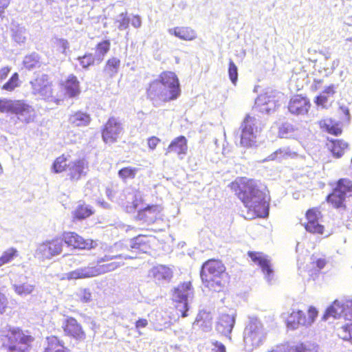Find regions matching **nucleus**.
Segmentation results:
<instances>
[{"instance_id": "1", "label": "nucleus", "mask_w": 352, "mask_h": 352, "mask_svg": "<svg viewBox=\"0 0 352 352\" xmlns=\"http://www.w3.org/2000/svg\"><path fill=\"white\" fill-rule=\"evenodd\" d=\"M229 187L246 208L247 219L268 216L270 198L256 180L239 177L232 181Z\"/></svg>"}, {"instance_id": "2", "label": "nucleus", "mask_w": 352, "mask_h": 352, "mask_svg": "<svg viewBox=\"0 0 352 352\" xmlns=\"http://www.w3.org/2000/svg\"><path fill=\"white\" fill-rule=\"evenodd\" d=\"M181 94L177 76L173 72H162L151 81L146 89V98L153 102L167 103L177 100Z\"/></svg>"}, {"instance_id": "3", "label": "nucleus", "mask_w": 352, "mask_h": 352, "mask_svg": "<svg viewBox=\"0 0 352 352\" xmlns=\"http://www.w3.org/2000/svg\"><path fill=\"white\" fill-rule=\"evenodd\" d=\"M200 278L204 286L212 292H226L230 283L226 265L217 258L208 259L202 264Z\"/></svg>"}, {"instance_id": "4", "label": "nucleus", "mask_w": 352, "mask_h": 352, "mask_svg": "<svg viewBox=\"0 0 352 352\" xmlns=\"http://www.w3.org/2000/svg\"><path fill=\"white\" fill-rule=\"evenodd\" d=\"M265 336L263 324L256 318L251 319L246 325L244 333V342L250 350L260 346Z\"/></svg>"}, {"instance_id": "5", "label": "nucleus", "mask_w": 352, "mask_h": 352, "mask_svg": "<svg viewBox=\"0 0 352 352\" xmlns=\"http://www.w3.org/2000/svg\"><path fill=\"white\" fill-rule=\"evenodd\" d=\"M100 132L102 141L111 145L116 143L123 133V124L118 118L111 116L102 125Z\"/></svg>"}, {"instance_id": "6", "label": "nucleus", "mask_w": 352, "mask_h": 352, "mask_svg": "<svg viewBox=\"0 0 352 352\" xmlns=\"http://www.w3.org/2000/svg\"><path fill=\"white\" fill-rule=\"evenodd\" d=\"M240 144L249 148L256 146L257 121L254 117L247 115L241 124Z\"/></svg>"}, {"instance_id": "7", "label": "nucleus", "mask_w": 352, "mask_h": 352, "mask_svg": "<svg viewBox=\"0 0 352 352\" xmlns=\"http://www.w3.org/2000/svg\"><path fill=\"white\" fill-rule=\"evenodd\" d=\"M318 314V311L312 306L308 309L307 316L302 311H292L286 319L287 327L292 330H294L300 326L311 325L317 318Z\"/></svg>"}, {"instance_id": "8", "label": "nucleus", "mask_w": 352, "mask_h": 352, "mask_svg": "<svg viewBox=\"0 0 352 352\" xmlns=\"http://www.w3.org/2000/svg\"><path fill=\"white\" fill-rule=\"evenodd\" d=\"M306 222L304 224L305 230L311 234L322 235L325 232V227L320 223L323 215L318 207L309 208L305 214Z\"/></svg>"}, {"instance_id": "9", "label": "nucleus", "mask_w": 352, "mask_h": 352, "mask_svg": "<svg viewBox=\"0 0 352 352\" xmlns=\"http://www.w3.org/2000/svg\"><path fill=\"white\" fill-rule=\"evenodd\" d=\"M61 328L64 336L76 342H82L86 339L87 335L82 325L76 318L67 316L62 322Z\"/></svg>"}, {"instance_id": "10", "label": "nucleus", "mask_w": 352, "mask_h": 352, "mask_svg": "<svg viewBox=\"0 0 352 352\" xmlns=\"http://www.w3.org/2000/svg\"><path fill=\"white\" fill-rule=\"evenodd\" d=\"M163 207L160 204H148L140 210L135 216V220L146 226H150L162 219Z\"/></svg>"}, {"instance_id": "11", "label": "nucleus", "mask_w": 352, "mask_h": 352, "mask_svg": "<svg viewBox=\"0 0 352 352\" xmlns=\"http://www.w3.org/2000/svg\"><path fill=\"white\" fill-rule=\"evenodd\" d=\"M61 235L65 244L72 249L89 250L96 245L93 239H85L76 232H63Z\"/></svg>"}, {"instance_id": "12", "label": "nucleus", "mask_w": 352, "mask_h": 352, "mask_svg": "<svg viewBox=\"0 0 352 352\" xmlns=\"http://www.w3.org/2000/svg\"><path fill=\"white\" fill-rule=\"evenodd\" d=\"M287 108L292 115L305 116L309 111L311 102L306 95L296 94L290 97Z\"/></svg>"}, {"instance_id": "13", "label": "nucleus", "mask_w": 352, "mask_h": 352, "mask_svg": "<svg viewBox=\"0 0 352 352\" xmlns=\"http://www.w3.org/2000/svg\"><path fill=\"white\" fill-rule=\"evenodd\" d=\"M325 316H331L335 318L343 316L347 321H352V300L340 302L334 300L328 307L324 314Z\"/></svg>"}, {"instance_id": "14", "label": "nucleus", "mask_w": 352, "mask_h": 352, "mask_svg": "<svg viewBox=\"0 0 352 352\" xmlns=\"http://www.w3.org/2000/svg\"><path fill=\"white\" fill-rule=\"evenodd\" d=\"M1 350L5 352H22V332L12 330L6 336H1Z\"/></svg>"}, {"instance_id": "15", "label": "nucleus", "mask_w": 352, "mask_h": 352, "mask_svg": "<svg viewBox=\"0 0 352 352\" xmlns=\"http://www.w3.org/2000/svg\"><path fill=\"white\" fill-rule=\"evenodd\" d=\"M121 255H104L98 258L96 265H93L92 270L94 276L101 275L116 270L122 263L119 262L112 261L111 260L120 258Z\"/></svg>"}, {"instance_id": "16", "label": "nucleus", "mask_w": 352, "mask_h": 352, "mask_svg": "<svg viewBox=\"0 0 352 352\" xmlns=\"http://www.w3.org/2000/svg\"><path fill=\"white\" fill-rule=\"evenodd\" d=\"M33 93L43 99L52 96V82L47 74H43L31 82Z\"/></svg>"}, {"instance_id": "17", "label": "nucleus", "mask_w": 352, "mask_h": 352, "mask_svg": "<svg viewBox=\"0 0 352 352\" xmlns=\"http://www.w3.org/2000/svg\"><path fill=\"white\" fill-rule=\"evenodd\" d=\"M89 172V162L85 158L77 159L70 163L67 176L72 182H76L85 177Z\"/></svg>"}, {"instance_id": "18", "label": "nucleus", "mask_w": 352, "mask_h": 352, "mask_svg": "<svg viewBox=\"0 0 352 352\" xmlns=\"http://www.w3.org/2000/svg\"><path fill=\"white\" fill-rule=\"evenodd\" d=\"M63 240L62 235L40 244L38 248L39 253L46 258L60 254L63 250Z\"/></svg>"}, {"instance_id": "19", "label": "nucleus", "mask_w": 352, "mask_h": 352, "mask_svg": "<svg viewBox=\"0 0 352 352\" xmlns=\"http://www.w3.org/2000/svg\"><path fill=\"white\" fill-rule=\"evenodd\" d=\"M155 238L153 235L139 234L131 240V248L147 253L152 250Z\"/></svg>"}, {"instance_id": "20", "label": "nucleus", "mask_w": 352, "mask_h": 352, "mask_svg": "<svg viewBox=\"0 0 352 352\" xmlns=\"http://www.w3.org/2000/svg\"><path fill=\"white\" fill-rule=\"evenodd\" d=\"M248 256L251 258L252 261L258 265L263 274L267 277L272 274V269L270 261L267 256L261 252L249 251Z\"/></svg>"}, {"instance_id": "21", "label": "nucleus", "mask_w": 352, "mask_h": 352, "mask_svg": "<svg viewBox=\"0 0 352 352\" xmlns=\"http://www.w3.org/2000/svg\"><path fill=\"white\" fill-rule=\"evenodd\" d=\"M187 152L188 140L185 136L179 135L170 142L166 149L165 154L175 153L179 156L186 155Z\"/></svg>"}, {"instance_id": "22", "label": "nucleus", "mask_w": 352, "mask_h": 352, "mask_svg": "<svg viewBox=\"0 0 352 352\" xmlns=\"http://www.w3.org/2000/svg\"><path fill=\"white\" fill-rule=\"evenodd\" d=\"M65 94L69 98H74L78 96L80 93V82L77 77L74 74H70L61 83Z\"/></svg>"}, {"instance_id": "23", "label": "nucleus", "mask_w": 352, "mask_h": 352, "mask_svg": "<svg viewBox=\"0 0 352 352\" xmlns=\"http://www.w3.org/2000/svg\"><path fill=\"white\" fill-rule=\"evenodd\" d=\"M235 319L233 315L223 314L220 316L217 324V331L224 336L229 335L234 325Z\"/></svg>"}, {"instance_id": "24", "label": "nucleus", "mask_w": 352, "mask_h": 352, "mask_svg": "<svg viewBox=\"0 0 352 352\" xmlns=\"http://www.w3.org/2000/svg\"><path fill=\"white\" fill-rule=\"evenodd\" d=\"M319 126L322 131L329 134L338 136L342 133V129L339 122L332 118H325L319 121Z\"/></svg>"}, {"instance_id": "25", "label": "nucleus", "mask_w": 352, "mask_h": 352, "mask_svg": "<svg viewBox=\"0 0 352 352\" xmlns=\"http://www.w3.org/2000/svg\"><path fill=\"white\" fill-rule=\"evenodd\" d=\"M0 111L19 115L22 113V102L21 100H11L6 98L0 99Z\"/></svg>"}, {"instance_id": "26", "label": "nucleus", "mask_w": 352, "mask_h": 352, "mask_svg": "<svg viewBox=\"0 0 352 352\" xmlns=\"http://www.w3.org/2000/svg\"><path fill=\"white\" fill-rule=\"evenodd\" d=\"M120 67V60L115 56L108 58L103 67V74L106 78H112L116 76L119 72Z\"/></svg>"}, {"instance_id": "27", "label": "nucleus", "mask_w": 352, "mask_h": 352, "mask_svg": "<svg viewBox=\"0 0 352 352\" xmlns=\"http://www.w3.org/2000/svg\"><path fill=\"white\" fill-rule=\"evenodd\" d=\"M168 32L184 41H192L197 37L195 31L190 27H175L170 29Z\"/></svg>"}, {"instance_id": "28", "label": "nucleus", "mask_w": 352, "mask_h": 352, "mask_svg": "<svg viewBox=\"0 0 352 352\" xmlns=\"http://www.w3.org/2000/svg\"><path fill=\"white\" fill-rule=\"evenodd\" d=\"M69 122L73 126H85L91 122V116L86 112L76 111L69 116Z\"/></svg>"}, {"instance_id": "29", "label": "nucleus", "mask_w": 352, "mask_h": 352, "mask_svg": "<svg viewBox=\"0 0 352 352\" xmlns=\"http://www.w3.org/2000/svg\"><path fill=\"white\" fill-rule=\"evenodd\" d=\"M47 346L43 352H68L67 347L64 346L63 342L56 336L47 337Z\"/></svg>"}, {"instance_id": "30", "label": "nucleus", "mask_w": 352, "mask_h": 352, "mask_svg": "<svg viewBox=\"0 0 352 352\" xmlns=\"http://www.w3.org/2000/svg\"><path fill=\"white\" fill-rule=\"evenodd\" d=\"M94 277L92 267L89 265L85 267L76 269L65 274L64 278L67 280L82 279Z\"/></svg>"}, {"instance_id": "31", "label": "nucleus", "mask_w": 352, "mask_h": 352, "mask_svg": "<svg viewBox=\"0 0 352 352\" xmlns=\"http://www.w3.org/2000/svg\"><path fill=\"white\" fill-rule=\"evenodd\" d=\"M329 149L332 155L339 158L345 153L348 144L342 140H331L328 144Z\"/></svg>"}, {"instance_id": "32", "label": "nucleus", "mask_w": 352, "mask_h": 352, "mask_svg": "<svg viewBox=\"0 0 352 352\" xmlns=\"http://www.w3.org/2000/svg\"><path fill=\"white\" fill-rule=\"evenodd\" d=\"M191 290L192 286L190 283H182L174 289L172 298L188 300V296L192 293Z\"/></svg>"}, {"instance_id": "33", "label": "nucleus", "mask_w": 352, "mask_h": 352, "mask_svg": "<svg viewBox=\"0 0 352 352\" xmlns=\"http://www.w3.org/2000/svg\"><path fill=\"white\" fill-rule=\"evenodd\" d=\"M94 213L92 207L85 203L78 204L72 212V217L75 220H82L91 216Z\"/></svg>"}, {"instance_id": "34", "label": "nucleus", "mask_w": 352, "mask_h": 352, "mask_svg": "<svg viewBox=\"0 0 352 352\" xmlns=\"http://www.w3.org/2000/svg\"><path fill=\"white\" fill-rule=\"evenodd\" d=\"M71 156L69 154L65 153L57 157L52 165L53 172L55 173L65 172L69 167L68 162Z\"/></svg>"}, {"instance_id": "35", "label": "nucleus", "mask_w": 352, "mask_h": 352, "mask_svg": "<svg viewBox=\"0 0 352 352\" xmlns=\"http://www.w3.org/2000/svg\"><path fill=\"white\" fill-rule=\"evenodd\" d=\"M144 204L143 197L140 194H135L131 201H128L124 205V210L128 213L138 212V210L142 209Z\"/></svg>"}, {"instance_id": "36", "label": "nucleus", "mask_w": 352, "mask_h": 352, "mask_svg": "<svg viewBox=\"0 0 352 352\" xmlns=\"http://www.w3.org/2000/svg\"><path fill=\"white\" fill-rule=\"evenodd\" d=\"M297 156L296 153L291 151L289 148H280L268 157L269 160L282 162L283 160L294 158Z\"/></svg>"}, {"instance_id": "37", "label": "nucleus", "mask_w": 352, "mask_h": 352, "mask_svg": "<svg viewBox=\"0 0 352 352\" xmlns=\"http://www.w3.org/2000/svg\"><path fill=\"white\" fill-rule=\"evenodd\" d=\"M326 201L335 208H345V196L333 189L327 197Z\"/></svg>"}, {"instance_id": "38", "label": "nucleus", "mask_w": 352, "mask_h": 352, "mask_svg": "<svg viewBox=\"0 0 352 352\" xmlns=\"http://www.w3.org/2000/svg\"><path fill=\"white\" fill-rule=\"evenodd\" d=\"M111 42L109 40H103L96 45L94 55L98 58V64L103 61L104 56L109 52Z\"/></svg>"}, {"instance_id": "39", "label": "nucleus", "mask_w": 352, "mask_h": 352, "mask_svg": "<svg viewBox=\"0 0 352 352\" xmlns=\"http://www.w3.org/2000/svg\"><path fill=\"white\" fill-rule=\"evenodd\" d=\"M153 276L157 280H168L172 276L171 270L165 265H157L152 269Z\"/></svg>"}, {"instance_id": "40", "label": "nucleus", "mask_w": 352, "mask_h": 352, "mask_svg": "<svg viewBox=\"0 0 352 352\" xmlns=\"http://www.w3.org/2000/svg\"><path fill=\"white\" fill-rule=\"evenodd\" d=\"M138 168L131 166H124L118 172L119 178L124 182L134 179L137 175Z\"/></svg>"}, {"instance_id": "41", "label": "nucleus", "mask_w": 352, "mask_h": 352, "mask_svg": "<svg viewBox=\"0 0 352 352\" xmlns=\"http://www.w3.org/2000/svg\"><path fill=\"white\" fill-rule=\"evenodd\" d=\"M212 317L210 311L206 310L200 311L195 319V324L199 327H210L212 324Z\"/></svg>"}, {"instance_id": "42", "label": "nucleus", "mask_w": 352, "mask_h": 352, "mask_svg": "<svg viewBox=\"0 0 352 352\" xmlns=\"http://www.w3.org/2000/svg\"><path fill=\"white\" fill-rule=\"evenodd\" d=\"M172 301L174 309L178 316H180L182 318H186L188 316V311L189 309V305L188 300L172 298Z\"/></svg>"}, {"instance_id": "43", "label": "nucleus", "mask_w": 352, "mask_h": 352, "mask_svg": "<svg viewBox=\"0 0 352 352\" xmlns=\"http://www.w3.org/2000/svg\"><path fill=\"white\" fill-rule=\"evenodd\" d=\"M78 60L83 69H88L89 67L98 64V58L91 52H87L84 55L78 56Z\"/></svg>"}, {"instance_id": "44", "label": "nucleus", "mask_w": 352, "mask_h": 352, "mask_svg": "<svg viewBox=\"0 0 352 352\" xmlns=\"http://www.w3.org/2000/svg\"><path fill=\"white\" fill-rule=\"evenodd\" d=\"M335 189L345 196L346 193L352 192V181L347 178L340 179Z\"/></svg>"}, {"instance_id": "45", "label": "nucleus", "mask_w": 352, "mask_h": 352, "mask_svg": "<svg viewBox=\"0 0 352 352\" xmlns=\"http://www.w3.org/2000/svg\"><path fill=\"white\" fill-rule=\"evenodd\" d=\"M296 131V129L289 123H283L278 128V135L282 138H289Z\"/></svg>"}, {"instance_id": "46", "label": "nucleus", "mask_w": 352, "mask_h": 352, "mask_svg": "<svg viewBox=\"0 0 352 352\" xmlns=\"http://www.w3.org/2000/svg\"><path fill=\"white\" fill-rule=\"evenodd\" d=\"M18 255V251L14 248H12L6 250L0 257V267L10 263Z\"/></svg>"}, {"instance_id": "47", "label": "nucleus", "mask_w": 352, "mask_h": 352, "mask_svg": "<svg viewBox=\"0 0 352 352\" xmlns=\"http://www.w3.org/2000/svg\"><path fill=\"white\" fill-rule=\"evenodd\" d=\"M23 65L28 69L36 67L39 65V58L36 54H31L25 56Z\"/></svg>"}, {"instance_id": "48", "label": "nucleus", "mask_w": 352, "mask_h": 352, "mask_svg": "<svg viewBox=\"0 0 352 352\" xmlns=\"http://www.w3.org/2000/svg\"><path fill=\"white\" fill-rule=\"evenodd\" d=\"M287 352H317L314 346L305 343H298L291 346Z\"/></svg>"}, {"instance_id": "49", "label": "nucleus", "mask_w": 352, "mask_h": 352, "mask_svg": "<svg viewBox=\"0 0 352 352\" xmlns=\"http://www.w3.org/2000/svg\"><path fill=\"white\" fill-rule=\"evenodd\" d=\"M19 86V74L17 73H14L12 74L9 80L6 82L3 87L2 89L11 91L14 89L15 87Z\"/></svg>"}, {"instance_id": "50", "label": "nucleus", "mask_w": 352, "mask_h": 352, "mask_svg": "<svg viewBox=\"0 0 352 352\" xmlns=\"http://www.w3.org/2000/svg\"><path fill=\"white\" fill-rule=\"evenodd\" d=\"M228 75L231 82L236 85L238 80V69L232 59H230L228 64Z\"/></svg>"}, {"instance_id": "51", "label": "nucleus", "mask_w": 352, "mask_h": 352, "mask_svg": "<svg viewBox=\"0 0 352 352\" xmlns=\"http://www.w3.org/2000/svg\"><path fill=\"white\" fill-rule=\"evenodd\" d=\"M327 260L325 257L313 258L311 264L314 268L322 270L325 267L327 263Z\"/></svg>"}, {"instance_id": "52", "label": "nucleus", "mask_w": 352, "mask_h": 352, "mask_svg": "<svg viewBox=\"0 0 352 352\" xmlns=\"http://www.w3.org/2000/svg\"><path fill=\"white\" fill-rule=\"evenodd\" d=\"M34 342V338L31 335H25L23 336V344H25V346H23V352L25 351H28L32 349Z\"/></svg>"}, {"instance_id": "53", "label": "nucleus", "mask_w": 352, "mask_h": 352, "mask_svg": "<svg viewBox=\"0 0 352 352\" xmlns=\"http://www.w3.org/2000/svg\"><path fill=\"white\" fill-rule=\"evenodd\" d=\"M160 142L161 140L159 138L153 135L147 139V146L150 150L154 151Z\"/></svg>"}, {"instance_id": "54", "label": "nucleus", "mask_w": 352, "mask_h": 352, "mask_svg": "<svg viewBox=\"0 0 352 352\" xmlns=\"http://www.w3.org/2000/svg\"><path fill=\"white\" fill-rule=\"evenodd\" d=\"M314 102L317 106L326 107L328 102V97L322 94L317 96L314 99Z\"/></svg>"}, {"instance_id": "55", "label": "nucleus", "mask_w": 352, "mask_h": 352, "mask_svg": "<svg viewBox=\"0 0 352 352\" xmlns=\"http://www.w3.org/2000/svg\"><path fill=\"white\" fill-rule=\"evenodd\" d=\"M57 47L61 50L63 54L67 52L69 49V43L66 39L60 38L56 41Z\"/></svg>"}, {"instance_id": "56", "label": "nucleus", "mask_w": 352, "mask_h": 352, "mask_svg": "<svg viewBox=\"0 0 352 352\" xmlns=\"http://www.w3.org/2000/svg\"><path fill=\"white\" fill-rule=\"evenodd\" d=\"M91 300V293L87 289H83L80 297V300L83 302H88Z\"/></svg>"}, {"instance_id": "57", "label": "nucleus", "mask_w": 352, "mask_h": 352, "mask_svg": "<svg viewBox=\"0 0 352 352\" xmlns=\"http://www.w3.org/2000/svg\"><path fill=\"white\" fill-rule=\"evenodd\" d=\"M129 19L124 15L120 21H119L118 28L120 30H124L129 27Z\"/></svg>"}, {"instance_id": "58", "label": "nucleus", "mask_w": 352, "mask_h": 352, "mask_svg": "<svg viewBox=\"0 0 352 352\" xmlns=\"http://www.w3.org/2000/svg\"><path fill=\"white\" fill-rule=\"evenodd\" d=\"M7 305V298L3 294L0 292V314L5 311Z\"/></svg>"}, {"instance_id": "59", "label": "nucleus", "mask_w": 352, "mask_h": 352, "mask_svg": "<svg viewBox=\"0 0 352 352\" xmlns=\"http://www.w3.org/2000/svg\"><path fill=\"white\" fill-rule=\"evenodd\" d=\"M212 352H226L225 346L217 341L213 342Z\"/></svg>"}, {"instance_id": "60", "label": "nucleus", "mask_w": 352, "mask_h": 352, "mask_svg": "<svg viewBox=\"0 0 352 352\" xmlns=\"http://www.w3.org/2000/svg\"><path fill=\"white\" fill-rule=\"evenodd\" d=\"M148 322L146 318H139L135 323L137 329H142L148 325Z\"/></svg>"}, {"instance_id": "61", "label": "nucleus", "mask_w": 352, "mask_h": 352, "mask_svg": "<svg viewBox=\"0 0 352 352\" xmlns=\"http://www.w3.org/2000/svg\"><path fill=\"white\" fill-rule=\"evenodd\" d=\"M336 94V87L334 85L327 86L322 91V94L328 96H333Z\"/></svg>"}, {"instance_id": "62", "label": "nucleus", "mask_w": 352, "mask_h": 352, "mask_svg": "<svg viewBox=\"0 0 352 352\" xmlns=\"http://www.w3.org/2000/svg\"><path fill=\"white\" fill-rule=\"evenodd\" d=\"M131 24L134 28H140L142 25L140 17L138 15L133 16L132 18Z\"/></svg>"}, {"instance_id": "63", "label": "nucleus", "mask_w": 352, "mask_h": 352, "mask_svg": "<svg viewBox=\"0 0 352 352\" xmlns=\"http://www.w3.org/2000/svg\"><path fill=\"white\" fill-rule=\"evenodd\" d=\"M10 69L8 67H6L0 69V80H4L8 75Z\"/></svg>"}, {"instance_id": "64", "label": "nucleus", "mask_w": 352, "mask_h": 352, "mask_svg": "<svg viewBox=\"0 0 352 352\" xmlns=\"http://www.w3.org/2000/svg\"><path fill=\"white\" fill-rule=\"evenodd\" d=\"M9 0H0V14L3 12V10L8 7Z\"/></svg>"}]
</instances>
